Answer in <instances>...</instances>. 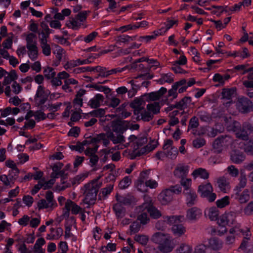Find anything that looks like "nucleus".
I'll list each match as a JSON object with an SVG mask.
<instances>
[{
  "mask_svg": "<svg viewBox=\"0 0 253 253\" xmlns=\"http://www.w3.org/2000/svg\"><path fill=\"white\" fill-rule=\"evenodd\" d=\"M101 183L98 179H94L85 184L82 188L84 198L83 202L88 205L93 204L96 199L97 193L101 187Z\"/></svg>",
  "mask_w": 253,
  "mask_h": 253,
  "instance_id": "nucleus-2",
  "label": "nucleus"
},
{
  "mask_svg": "<svg viewBox=\"0 0 253 253\" xmlns=\"http://www.w3.org/2000/svg\"><path fill=\"white\" fill-rule=\"evenodd\" d=\"M88 175L89 172L88 171L80 173L71 179V183L72 185H78L87 177Z\"/></svg>",
  "mask_w": 253,
  "mask_h": 253,
  "instance_id": "nucleus-32",
  "label": "nucleus"
},
{
  "mask_svg": "<svg viewBox=\"0 0 253 253\" xmlns=\"http://www.w3.org/2000/svg\"><path fill=\"white\" fill-rule=\"evenodd\" d=\"M97 35L98 33L94 31L86 36L81 37V40L84 41L86 43H89L92 41L97 36Z\"/></svg>",
  "mask_w": 253,
  "mask_h": 253,
  "instance_id": "nucleus-55",
  "label": "nucleus"
},
{
  "mask_svg": "<svg viewBox=\"0 0 253 253\" xmlns=\"http://www.w3.org/2000/svg\"><path fill=\"white\" fill-rule=\"evenodd\" d=\"M45 241L43 238H40L38 239L34 245V249L35 251L38 253H41L42 252V246L44 245Z\"/></svg>",
  "mask_w": 253,
  "mask_h": 253,
  "instance_id": "nucleus-51",
  "label": "nucleus"
},
{
  "mask_svg": "<svg viewBox=\"0 0 253 253\" xmlns=\"http://www.w3.org/2000/svg\"><path fill=\"white\" fill-rule=\"evenodd\" d=\"M178 20L177 19L173 18L172 19H168L165 23V27H162L159 30L163 35L166 33L169 29L174 25H177Z\"/></svg>",
  "mask_w": 253,
  "mask_h": 253,
  "instance_id": "nucleus-25",
  "label": "nucleus"
},
{
  "mask_svg": "<svg viewBox=\"0 0 253 253\" xmlns=\"http://www.w3.org/2000/svg\"><path fill=\"white\" fill-rule=\"evenodd\" d=\"M221 94L223 98L229 100L236 95V91L234 89H224Z\"/></svg>",
  "mask_w": 253,
  "mask_h": 253,
  "instance_id": "nucleus-39",
  "label": "nucleus"
},
{
  "mask_svg": "<svg viewBox=\"0 0 253 253\" xmlns=\"http://www.w3.org/2000/svg\"><path fill=\"white\" fill-rule=\"evenodd\" d=\"M165 219L168 225L170 226L183 222L185 218L183 215H178L167 216L165 217Z\"/></svg>",
  "mask_w": 253,
  "mask_h": 253,
  "instance_id": "nucleus-22",
  "label": "nucleus"
},
{
  "mask_svg": "<svg viewBox=\"0 0 253 253\" xmlns=\"http://www.w3.org/2000/svg\"><path fill=\"white\" fill-rule=\"evenodd\" d=\"M144 202L140 206L136 208L137 211H143L147 210L150 216L154 218H158L161 216V213L159 210L156 209L152 202L151 198L148 196H145L144 197Z\"/></svg>",
  "mask_w": 253,
  "mask_h": 253,
  "instance_id": "nucleus-6",
  "label": "nucleus"
},
{
  "mask_svg": "<svg viewBox=\"0 0 253 253\" xmlns=\"http://www.w3.org/2000/svg\"><path fill=\"white\" fill-rule=\"evenodd\" d=\"M147 109L154 115L160 112V106L157 102L148 104L147 105Z\"/></svg>",
  "mask_w": 253,
  "mask_h": 253,
  "instance_id": "nucleus-41",
  "label": "nucleus"
},
{
  "mask_svg": "<svg viewBox=\"0 0 253 253\" xmlns=\"http://www.w3.org/2000/svg\"><path fill=\"white\" fill-rule=\"evenodd\" d=\"M136 242L142 245H146L148 242L149 237L145 235H137L134 237Z\"/></svg>",
  "mask_w": 253,
  "mask_h": 253,
  "instance_id": "nucleus-45",
  "label": "nucleus"
},
{
  "mask_svg": "<svg viewBox=\"0 0 253 253\" xmlns=\"http://www.w3.org/2000/svg\"><path fill=\"white\" fill-rule=\"evenodd\" d=\"M28 49L29 57L32 60H35L38 57V48L37 44L26 46Z\"/></svg>",
  "mask_w": 253,
  "mask_h": 253,
  "instance_id": "nucleus-30",
  "label": "nucleus"
},
{
  "mask_svg": "<svg viewBox=\"0 0 253 253\" xmlns=\"http://www.w3.org/2000/svg\"><path fill=\"white\" fill-rule=\"evenodd\" d=\"M222 241L215 237L211 238L209 240L208 247L207 250L209 248L214 251H218L222 248Z\"/></svg>",
  "mask_w": 253,
  "mask_h": 253,
  "instance_id": "nucleus-19",
  "label": "nucleus"
},
{
  "mask_svg": "<svg viewBox=\"0 0 253 253\" xmlns=\"http://www.w3.org/2000/svg\"><path fill=\"white\" fill-rule=\"evenodd\" d=\"M131 183V179L127 176L125 177L119 183V187L121 189H125Z\"/></svg>",
  "mask_w": 253,
  "mask_h": 253,
  "instance_id": "nucleus-64",
  "label": "nucleus"
},
{
  "mask_svg": "<svg viewBox=\"0 0 253 253\" xmlns=\"http://www.w3.org/2000/svg\"><path fill=\"white\" fill-rule=\"evenodd\" d=\"M226 56L227 57H233L234 58L239 57L241 59H245L249 57L250 54L248 49L244 47L240 50L227 52H226Z\"/></svg>",
  "mask_w": 253,
  "mask_h": 253,
  "instance_id": "nucleus-17",
  "label": "nucleus"
},
{
  "mask_svg": "<svg viewBox=\"0 0 253 253\" xmlns=\"http://www.w3.org/2000/svg\"><path fill=\"white\" fill-rule=\"evenodd\" d=\"M53 53L59 60H61L64 55L65 52L61 47L59 46H56L54 48Z\"/></svg>",
  "mask_w": 253,
  "mask_h": 253,
  "instance_id": "nucleus-52",
  "label": "nucleus"
},
{
  "mask_svg": "<svg viewBox=\"0 0 253 253\" xmlns=\"http://www.w3.org/2000/svg\"><path fill=\"white\" fill-rule=\"evenodd\" d=\"M41 48H42V51L43 54L45 56H49L51 54V48L50 45L46 42L41 43Z\"/></svg>",
  "mask_w": 253,
  "mask_h": 253,
  "instance_id": "nucleus-60",
  "label": "nucleus"
},
{
  "mask_svg": "<svg viewBox=\"0 0 253 253\" xmlns=\"http://www.w3.org/2000/svg\"><path fill=\"white\" fill-rule=\"evenodd\" d=\"M219 211L215 207L207 208L204 211L206 217L211 221L217 220L219 215Z\"/></svg>",
  "mask_w": 253,
  "mask_h": 253,
  "instance_id": "nucleus-16",
  "label": "nucleus"
},
{
  "mask_svg": "<svg viewBox=\"0 0 253 253\" xmlns=\"http://www.w3.org/2000/svg\"><path fill=\"white\" fill-rule=\"evenodd\" d=\"M244 149L247 153L253 155V141L250 140L244 145Z\"/></svg>",
  "mask_w": 253,
  "mask_h": 253,
  "instance_id": "nucleus-58",
  "label": "nucleus"
},
{
  "mask_svg": "<svg viewBox=\"0 0 253 253\" xmlns=\"http://www.w3.org/2000/svg\"><path fill=\"white\" fill-rule=\"evenodd\" d=\"M173 80L174 77L173 74L171 73H168L162 74L158 82L160 84H163L165 83L170 84L173 82Z\"/></svg>",
  "mask_w": 253,
  "mask_h": 253,
  "instance_id": "nucleus-31",
  "label": "nucleus"
},
{
  "mask_svg": "<svg viewBox=\"0 0 253 253\" xmlns=\"http://www.w3.org/2000/svg\"><path fill=\"white\" fill-rule=\"evenodd\" d=\"M245 159V155L242 153H240L237 151L234 152L231 155V159L234 163H240L244 161Z\"/></svg>",
  "mask_w": 253,
  "mask_h": 253,
  "instance_id": "nucleus-35",
  "label": "nucleus"
},
{
  "mask_svg": "<svg viewBox=\"0 0 253 253\" xmlns=\"http://www.w3.org/2000/svg\"><path fill=\"white\" fill-rule=\"evenodd\" d=\"M26 46H30L34 44H37L36 43V36L33 33L28 34L26 38Z\"/></svg>",
  "mask_w": 253,
  "mask_h": 253,
  "instance_id": "nucleus-50",
  "label": "nucleus"
},
{
  "mask_svg": "<svg viewBox=\"0 0 253 253\" xmlns=\"http://www.w3.org/2000/svg\"><path fill=\"white\" fill-rule=\"evenodd\" d=\"M171 232L173 234L177 237H181L186 232V228L182 224H176L172 226Z\"/></svg>",
  "mask_w": 253,
  "mask_h": 253,
  "instance_id": "nucleus-28",
  "label": "nucleus"
},
{
  "mask_svg": "<svg viewBox=\"0 0 253 253\" xmlns=\"http://www.w3.org/2000/svg\"><path fill=\"white\" fill-rule=\"evenodd\" d=\"M242 230L240 229V225H237L230 228L229 231V234L226 237L225 243L227 246L233 245L237 237L240 235Z\"/></svg>",
  "mask_w": 253,
  "mask_h": 253,
  "instance_id": "nucleus-9",
  "label": "nucleus"
},
{
  "mask_svg": "<svg viewBox=\"0 0 253 253\" xmlns=\"http://www.w3.org/2000/svg\"><path fill=\"white\" fill-rule=\"evenodd\" d=\"M113 209L118 217H122L125 215V211L120 203L116 204Z\"/></svg>",
  "mask_w": 253,
  "mask_h": 253,
  "instance_id": "nucleus-38",
  "label": "nucleus"
},
{
  "mask_svg": "<svg viewBox=\"0 0 253 253\" xmlns=\"http://www.w3.org/2000/svg\"><path fill=\"white\" fill-rule=\"evenodd\" d=\"M224 143L223 138H218L213 142L212 146L217 151H219Z\"/></svg>",
  "mask_w": 253,
  "mask_h": 253,
  "instance_id": "nucleus-56",
  "label": "nucleus"
},
{
  "mask_svg": "<svg viewBox=\"0 0 253 253\" xmlns=\"http://www.w3.org/2000/svg\"><path fill=\"white\" fill-rule=\"evenodd\" d=\"M103 96L101 94L98 93L89 100L88 104L91 108H96L100 106V104L103 102Z\"/></svg>",
  "mask_w": 253,
  "mask_h": 253,
  "instance_id": "nucleus-24",
  "label": "nucleus"
},
{
  "mask_svg": "<svg viewBox=\"0 0 253 253\" xmlns=\"http://www.w3.org/2000/svg\"><path fill=\"white\" fill-rule=\"evenodd\" d=\"M197 191L201 197L206 198L210 202L214 201L216 198V195L213 192L212 186L210 182L200 184Z\"/></svg>",
  "mask_w": 253,
  "mask_h": 253,
  "instance_id": "nucleus-7",
  "label": "nucleus"
},
{
  "mask_svg": "<svg viewBox=\"0 0 253 253\" xmlns=\"http://www.w3.org/2000/svg\"><path fill=\"white\" fill-rule=\"evenodd\" d=\"M102 142L104 145L106 146L109 143L108 136L104 133H101L96 136H94L91 139V143L96 144L98 143Z\"/></svg>",
  "mask_w": 253,
  "mask_h": 253,
  "instance_id": "nucleus-23",
  "label": "nucleus"
},
{
  "mask_svg": "<svg viewBox=\"0 0 253 253\" xmlns=\"http://www.w3.org/2000/svg\"><path fill=\"white\" fill-rule=\"evenodd\" d=\"M184 81H179L175 82L171 86V88L168 91L169 96L172 97L173 98H176L177 97V89L180 85L184 84Z\"/></svg>",
  "mask_w": 253,
  "mask_h": 253,
  "instance_id": "nucleus-27",
  "label": "nucleus"
},
{
  "mask_svg": "<svg viewBox=\"0 0 253 253\" xmlns=\"http://www.w3.org/2000/svg\"><path fill=\"white\" fill-rule=\"evenodd\" d=\"M63 165L61 163H57L55 164L52 168L53 172L51 174V177L56 178L59 175V171L62 168Z\"/></svg>",
  "mask_w": 253,
  "mask_h": 253,
  "instance_id": "nucleus-53",
  "label": "nucleus"
},
{
  "mask_svg": "<svg viewBox=\"0 0 253 253\" xmlns=\"http://www.w3.org/2000/svg\"><path fill=\"white\" fill-rule=\"evenodd\" d=\"M189 172V167L187 165L179 164L176 167L173 173L175 176L182 178L186 176Z\"/></svg>",
  "mask_w": 253,
  "mask_h": 253,
  "instance_id": "nucleus-15",
  "label": "nucleus"
},
{
  "mask_svg": "<svg viewBox=\"0 0 253 253\" xmlns=\"http://www.w3.org/2000/svg\"><path fill=\"white\" fill-rule=\"evenodd\" d=\"M82 25H83V24L80 21L77 17L70 20L67 23L68 26L73 29H78Z\"/></svg>",
  "mask_w": 253,
  "mask_h": 253,
  "instance_id": "nucleus-48",
  "label": "nucleus"
},
{
  "mask_svg": "<svg viewBox=\"0 0 253 253\" xmlns=\"http://www.w3.org/2000/svg\"><path fill=\"white\" fill-rule=\"evenodd\" d=\"M230 78V75L228 74L221 75L219 73H216L213 75L212 80L214 82L218 83L220 85H223L225 82L228 80Z\"/></svg>",
  "mask_w": 253,
  "mask_h": 253,
  "instance_id": "nucleus-33",
  "label": "nucleus"
},
{
  "mask_svg": "<svg viewBox=\"0 0 253 253\" xmlns=\"http://www.w3.org/2000/svg\"><path fill=\"white\" fill-rule=\"evenodd\" d=\"M17 79V75L15 72H12L8 74L6 77H5L4 80V84H9L12 81Z\"/></svg>",
  "mask_w": 253,
  "mask_h": 253,
  "instance_id": "nucleus-59",
  "label": "nucleus"
},
{
  "mask_svg": "<svg viewBox=\"0 0 253 253\" xmlns=\"http://www.w3.org/2000/svg\"><path fill=\"white\" fill-rule=\"evenodd\" d=\"M234 221L235 217L232 212H225L221 214L217 219L216 234L219 236L224 235L227 231L226 226L233 224Z\"/></svg>",
  "mask_w": 253,
  "mask_h": 253,
  "instance_id": "nucleus-3",
  "label": "nucleus"
},
{
  "mask_svg": "<svg viewBox=\"0 0 253 253\" xmlns=\"http://www.w3.org/2000/svg\"><path fill=\"white\" fill-rule=\"evenodd\" d=\"M202 214V210L196 207L188 209L186 211V219L194 222L200 218Z\"/></svg>",
  "mask_w": 253,
  "mask_h": 253,
  "instance_id": "nucleus-11",
  "label": "nucleus"
},
{
  "mask_svg": "<svg viewBox=\"0 0 253 253\" xmlns=\"http://www.w3.org/2000/svg\"><path fill=\"white\" fill-rule=\"evenodd\" d=\"M191 175L194 179L199 177L203 179H207L209 177V173L205 169L199 168L194 169L191 173Z\"/></svg>",
  "mask_w": 253,
  "mask_h": 253,
  "instance_id": "nucleus-20",
  "label": "nucleus"
},
{
  "mask_svg": "<svg viewBox=\"0 0 253 253\" xmlns=\"http://www.w3.org/2000/svg\"><path fill=\"white\" fill-rule=\"evenodd\" d=\"M192 250V247L185 243L180 244L176 249V251L178 253H190Z\"/></svg>",
  "mask_w": 253,
  "mask_h": 253,
  "instance_id": "nucleus-42",
  "label": "nucleus"
},
{
  "mask_svg": "<svg viewBox=\"0 0 253 253\" xmlns=\"http://www.w3.org/2000/svg\"><path fill=\"white\" fill-rule=\"evenodd\" d=\"M244 212L247 215L253 214V201L249 203L244 209Z\"/></svg>",
  "mask_w": 253,
  "mask_h": 253,
  "instance_id": "nucleus-63",
  "label": "nucleus"
},
{
  "mask_svg": "<svg viewBox=\"0 0 253 253\" xmlns=\"http://www.w3.org/2000/svg\"><path fill=\"white\" fill-rule=\"evenodd\" d=\"M150 240L158 245V250L162 253L171 252L176 246L174 239L169 234L161 232L154 233Z\"/></svg>",
  "mask_w": 253,
  "mask_h": 253,
  "instance_id": "nucleus-1",
  "label": "nucleus"
},
{
  "mask_svg": "<svg viewBox=\"0 0 253 253\" xmlns=\"http://www.w3.org/2000/svg\"><path fill=\"white\" fill-rule=\"evenodd\" d=\"M54 202L47 201L46 200L42 199L38 202V207L39 209H51L52 208Z\"/></svg>",
  "mask_w": 253,
  "mask_h": 253,
  "instance_id": "nucleus-40",
  "label": "nucleus"
},
{
  "mask_svg": "<svg viewBox=\"0 0 253 253\" xmlns=\"http://www.w3.org/2000/svg\"><path fill=\"white\" fill-rule=\"evenodd\" d=\"M186 197V204L189 206L194 205L197 199V194L194 190H189V191H184Z\"/></svg>",
  "mask_w": 253,
  "mask_h": 253,
  "instance_id": "nucleus-26",
  "label": "nucleus"
},
{
  "mask_svg": "<svg viewBox=\"0 0 253 253\" xmlns=\"http://www.w3.org/2000/svg\"><path fill=\"white\" fill-rule=\"evenodd\" d=\"M206 144V141L203 138H197L193 141V145L196 148H200L204 146Z\"/></svg>",
  "mask_w": 253,
  "mask_h": 253,
  "instance_id": "nucleus-62",
  "label": "nucleus"
},
{
  "mask_svg": "<svg viewBox=\"0 0 253 253\" xmlns=\"http://www.w3.org/2000/svg\"><path fill=\"white\" fill-rule=\"evenodd\" d=\"M63 231L61 228H51L49 233L46 235V239L50 240L59 239L63 235Z\"/></svg>",
  "mask_w": 253,
  "mask_h": 253,
  "instance_id": "nucleus-21",
  "label": "nucleus"
},
{
  "mask_svg": "<svg viewBox=\"0 0 253 253\" xmlns=\"http://www.w3.org/2000/svg\"><path fill=\"white\" fill-rule=\"evenodd\" d=\"M49 94V92L48 91H45L43 86L39 85L35 96L36 103L39 106L44 104Z\"/></svg>",
  "mask_w": 253,
  "mask_h": 253,
  "instance_id": "nucleus-10",
  "label": "nucleus"
},
{
  "mask_svg": "<svg viewBox=\"0 0 253 253\" xmlns=\"http://www.w3.org/2000/svg\"><path fill=\"white\" fill-rule=\"evenodd\" d=\"M218 187L220 190L224 193H227L231 189V186L229 180L222 177L219 178L217 181Z\"/></svg>",
  "mask_w": 253,
  "mask_h": 253,
  "instance_id": "nucleus-18",
  "label": "nucleus"
},
{
  "mask_svg": "<svg viewBox=\"0 0 253 253\" xmlns=\"http://www.w3.org/2000/svg\"><path fill=\"white\" fill-rule=\"evenodd\" d=\"M14 35L13 33H9L7 38L2 42V46L4 49H10L13 43Z\"/></svg>",
  "mask_w": 253,
  "mask_h": 253,
  "instance_id": "nucleus-44",
  "label": "nucleus"
},
{
  "mask_svg": "<svg viewBox=\"0 0 253 253\" xmlns=\"http://www.w3.org/2000/svg\"><path fill=\"white\" fill-rule=\"evenodd\" d=\"M239 249L241 250L245 253H253V245L250 244L249 242L246 240H243Z\"/></svg>",
  "mask_w": 253,
  "mask_h": 253,
  "instance_id": "nucleus-36",
  "label": "nucleus"
},
{
  "mask_svg": "<svg viewBox=\"0 0 253 253\" xmlns=\"http://www.w3.org/2000/svg\"><path fill=\"white\" fill-rule=\"evenodd\" d=\"M227 171L232 177H236L239 174L238 169L234 166L231 165L228 167Z\"/></svg>",
  "mask_w": 253,
  "mask_h": 253,
  "instance_id": "nucleus-61",
  "label": "nucleus"
},
{
  "mask_svg": "<svg viewBox=\"0 0 253 253\" xmlns=\"http://www.w3.org/2000/svg\"><path fill=\"white\" fill-rule=\"evenodd\" d=\"M111 140L114 144H121L120 145L117 146L118 149H123L124 147L130 145L133 147L134 150H136L138 148L140 141V139L139 138L136 137L134 135H131L128 138V142L123 145L122 144L124 141V137L121 134H118L117 135L113 134L111 137Z\"/></svg>",
  "mask_w": 253,
  "mask_h": 253,
  "instance_id": "nucleus-5",
  "label": "nucleus"
},
{
  "mask_svg": "<svg viewBox=\"0 0 253 253\" xmlns=\"http://www.w3.org/2000/svg\"><path fill=\"white\" fill-rule=\"evenodd\" d=\"M90 87H93L97 91L103 92L105 94H109L111 91V89L106 86H102L97 84H93L90 85Z\"/></svg>",
  "mask_w": 253,
  "mask_h": 253,
  "instance_id": "nucleus-54",
  "label": "nucleus"
},
{
  "mask_svg": "<svg viewBox=\"0 0 253 253\" xmlns=\"http://www.w3.org/2000/svg\"><path fill=\"white\" fill-rule=\"evenodd\" d=\"M168 224L166 221L165 217L163 220H160L156 223L155 227L159 230H164L167 228Z\"/></svg>",
  "mask_w": 253,
  "mask_h": 253,
  "instance_id": "nucleus-57",
  "label": "nucleus"
},
{
  "mask_svg": "<svg viewBox=\"0 0 253 253\" xmlns=\"http://www.w3.org/2000/svg\"><path fill=\"white\" fill-rule=\"evenodd\" d=\"M249 100L247 99L240 98L236 104L237 109L241 112H246L248 109Z\"/></svg>",
  "mask_w": 253,
  "mask_h": 253,
  "instance_id": "nucleus-29",
  "label": "nucleus"
},
{
  "mask_svg": "<svg viewBox=\"0 0 253 253\" xmlns=\"http://www.w3.org/2000/svg\"><path fill=\"white\" fill-rule=\"evenodd\" d=\"M181 186L184 188V191L192 190L190 187L192 185V180L190 178H182L180 181Z\"/></svg>",
  "mask_w": 253,
  "mask_h": 253,
  "instance_id": "nucleus-47",
  "label": "nucleus"
},
{
  "mask_svg": "<svg viewBox=\"0 0 253 253\" xmlns=\"http://www.w3.org/2000/svg\"><path fill=\"white\" fill-rule=\"evenodd\" d=\"M159 202L163 205H166L171 202L173 200V194L171 191L168 189L163 190L158 197Z\"/></svg>",
  "mask_w": 253,
  "mask_h": 253,
  "instance_id": "nucleus-13",
  "label": "nucleus"
},
{
  "mask_svg": "<svg viewBox=\"0 0 253 253\" xmlns=\"http://www.w3.org/2000/svg\"><path fill=\"white\" fill-rule=\"evenodd\" d=\"M153 116L154 115L147 109V110L142 111L138 117H140V119L143 121L148 122L152 119Z\"/></svg>",
  "mask_w": 253,
  "mask_h": 253,
  "instance_id": "nucleus-43",
  "label": "nucleus"
},
{
  "mask_svg": "<svg viewBox=\"0 0 253 253\" xmlns=\"http://www.w3.org/2000/svg\"><path fill=\"white\" fill-rule=\"evenodd\" d=\"M43 73L44 76L48 79H52V78L55 77L56 75V73L54 71V69L52 68L49 66L45 67L44 68Z\"/></svg>",
  "mask_w": 253,
  "mask_h": 253,
  "instance_id": "nucleus-49",
  "label": "nucleus"
},
{
  "mask_svg": "<svg viewBox=\"0 0 253 253\" xmlns=\"http://www.w3.org/2000/svg\"><path fill=\"white\" fill-rule=\"evenodd\" d=\"M81 208L75 204L72 201L68 200L65 203V208L64 209V215L68 216L70 211L73 214H78L80 212Z\"/></svg>",
  "mask_w": 253,
  "mask_h": 253,
  "instance_id": "nucleus-12",
  "label": "nucleus"
},
{
  "mask_svg": "<svg viewBox=\"0 0 253 253\" xmlns=\"http://www.w3.org/2000/svg\"><path fill=\"white\" fill-rule=\"evenodd\" d=\"M230 204V198L228 196H225L223 198L217 200L216 201V205L217 208L222 209L227 206Z\"/></svg>",
  "mask_w": 253,
  "mask_h": 253,
  "instance_id": "nucleus-37",
  "label": "nucleus"
},
{
  "mask_svg": "<svg viewBox=\"0 0 253 253\" xmlns=\"http://www.w3.org/2000/svg\"><path fill=\"white\" fill-rule=\"evenodd\" d=\"M225 126L228 131L235 132L237 137L243 140H247L248 137L247 132L249 125L244 126L241 128L240 124L238 122L233 121L231 118L225 120Z\"/></svg>",
  "mask_w": 253,
  "mask_h": 253,
  "instance_id": "nucleus-4",
  "label": "nucleus"
},
{
  "mask_svg": "<svg viewBox=\"0 0 253 253\" xmlns=\"http://www.w3.org/2000/svg\"><path fill=\"white\" fill-rule=\"evenodd\" d=\"M90 57L84 60L76 59L69 61L64 65V68L66 70H68L79 65L90 63L91 61L90 60Z\"/></svg>",
  "mask_w": 253,
  "mask_h": 253,
  "instance_id": "nucleus-14",
  "label": "nucleus"
},
{
  "mask_svg": "<svg viewBox=\"0 0 253 253\" xmlns=\"http://www.w3.org/2000/svg\"><path fill=\"white\" fill-rule=\"evenodd\" d=\"M90 144H92V146L91 147L89 146L84 150V154L88 156L94 155L98 148V146L96 144L91 142Z\"/></svg>",
  "mask_w": 253,
  "mask_h": 253,
  "instance_id": "nucleus-46",
  "label": "nucleus"
},
{
  "mask_svg": "<svg viewBox=\"0 0 253 253\" xmlns=\"http://www.w3.org/2000/svg\"><path fill=\"white\" fill-rule=\"evenodd\" d=\"M231 196L239 203L241 204H245L250 199V192L247 189L242 191L239 186H236L234 189L233 193Z\"/></svg>",
  "mask_w": 253,
  "mask_h": 253,
  "instance_id": "nucleus-8",
  "label": "nucleus"
},
{
  "mask_svg": "<svg viewBox=\"0 0 253 253\" xmlns=\"http://www.w3.org/2000/svg\"><path fill=\"white\" fill-rule=\"evenodd\" d=\"M147 212V210H145L143 211H137L136 208L135 209V212L137 214V219L142 224H147L149 220Z\"/></svg>",
  "mask_w": 253,
  "mask_h": 253,
  "instance_id": "nucleus-34",
  "label": "nucleus"
}]
</instances>
